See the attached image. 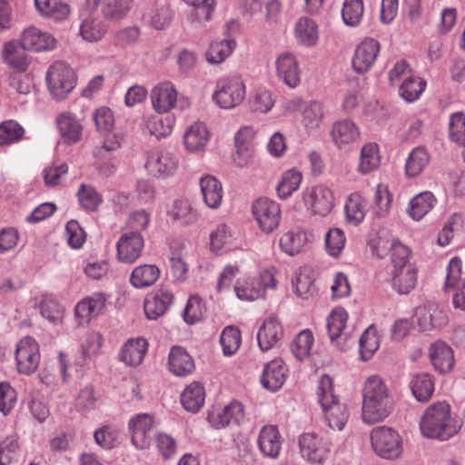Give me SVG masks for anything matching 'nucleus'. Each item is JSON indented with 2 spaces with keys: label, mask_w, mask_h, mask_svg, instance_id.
Listing matches in <instances>:
<instances>
[{
  "label": "nucleus",
  "mask_w": 465,
  "mask_h": 465,
  "mask_svg": "<svg viewBox=\"0 0 465 465\" xmlns=\"http://www.w3.org/2000/svg\"><path fill=\"white\" fill-rule=\"evenodd\" d=\"M362 420L373 424L384 420L393 410V399L383 380L370 376L362 390Z\"/></svg>",
  "instance_id": "nucleus-1"
},
{
  "label": "nucleus",
  "mask_w": 465,
  "mask_h": 465,
  "mask_svg": "<svg viewBox=\"0 0 465 465\" xmlns=\"http://www.w3.org/2000/svg\"><path fill=\"white\" fill-rule=\"evenodd\" d=\"M420 429L428 439L446 440L458 432L450 416V405L444 401L428 407L421 417Z\"/></svg>",
  "instance_id": "nucleus-2"
},
{
  "label": "nucleus",
  "mask_w": 465,
  "mask_h": 465,
  "mask_svg": "<svg viewBox=\"0 0 465 465\" xmlns=\"http://www.w3.org/2000/svg\"><path fill=\"white\" fill-rule=\"evenodd\" d=\"M317 395L325 420L332 430H341L349 419L346 406L339 401L333 393L332 380L322 375L318 382Z\"/></svg>",
  "instance_id": "nucleus-3"
},
{
  "label": "nucleus",
  "mask_w": 465,
  "mask_h": 465,
  "mask_svg": "<svg viewBox=\"0 0 465 465\" xmlns=\"http://www.w3.org/2000/svg\"><path fill=\"white\" fill-rule=\"evenodd\" d=\"M391 85H399V94L406 102L417 100L426 88V82L417 76L405 60L398 61L388 74Z\"/></svg>",
  "instance_id": "nucleus-4"
},
{
  "label": "nucleus",
  "mask_w": 465,
  "mask_h": 465,
  "mask_svg": "<svg viewBox=\"0 0 465 465\" xmlns=\"http://www.w3.org/2000/svg\"><path fill=\"white\" fill-rule=\"evenodd\" d=\"M276 287L275 278L270 271H263L259 276H244L236 280L233 286L236 297L241 301L252 302L263 298L267 289Z\"/></svg>",
  "instance_id": "nucleus-5"
},
{
  "label": "nucleus",
  "mask_w": 465,
  "mask_h": 465,
  "mask_svg": "<svg viewBox=\"0 0 465 465\" xmlns=\"http://www.w3.org/2000/svg\"><path fill=\"white\" fill-rule=\"evenodd\" d=\"M246 95V87L239 76L220 79L212 95L213 103L222 109H233L240 105Z\"/></svg>",
  "instance_id": "nucleus-6"
},
{
  "label": "nucleus",
  "mask_w": 465,
  "mask_h": 465,
  "mask_svg": "<svg viewBox=\"0 0 465 465\" xmlns=\"http://www.w3.org/2000/svg\"><path fill=\"white\" fill-rule=\"evenodd\" d=\"M46 82L51 94L56 100L64 99L75 86V74L64 62H55L46 73Z\"/></svg>",
  "instance_id": "nucleus-7"
},
{
  "label": "nucleus",
  "mask_w": 465,
  "mask_h": 465,
  "mask_svg": "<svg viewBox=\"0 0 465 465\" xmlns=\"http://www.w3.org/2000/svg\"><path fill=\"white\" fill-rule=\"evenodd\" d=\"M299 452L310 465H323L331 453V443L314 432H304L298 438Z\"/></svg>",
  "instance_id": "nucleus-8"
},
{
  "label": "nucleus",
  "mask_w": 465,
  "mask_h": 465,
  "mask_svg": "<svg viewBox=\"0 0 465 465\" xmlns=\"http://www.w3.org/2000/svg\"><path fill=\"white\" fill-rule=\"evenodd\" d=\"M374 451L383 459H396L402 452V440L399 433L391 428H374L371 433Z\"/></svg>",
  "instance_id": "nucleus-9"
},
{
  "label": "nucleus",
  "mask_w": 465,
  "mask_h": 465,
  "mask_svg": "<svg viewBox=\"0 0 465 465\" xmlns=\"http://www.w3.org/2000/svg\"><path fill=\"white\" fill-rule=\"evenodd\" d=\"M15 366L20 374L31 375L38 368L41 354L38 342L31 336L18 341L15 351Z\"/></svg>",
  "instance_id": "nucleus-10"
},
{
  "label": "nucleus",
  "mask_w": 465,
  "mask_h": 465,
  "mask_svg": "<svg viewBox=\"0 0 465 465\" xmlns=\"http://www.w3.org/2000/svg\"><path fill=\"white\" fill-rule=\"evenodd\" d=\"M446 271L444 290L452 293L454 308L465 311V278L461 277V260L459 257L451 258Z\"/></svg>",
  "instance_id": "nucleus-11"
},
{
  "label": "nucleus",
  "mask_w": 465,
  "mask_h": 465,
  "mask_svg": "<svg viewBox=\"0 0 465 465\" xmlns=\"http://www.w3.org/2000/svg\"><path fill=\"white\" fill-rule=\"evenodd\" d=\"M179 167L178 156L168 150L150 152L145 162V168L149 173L156 178L166 179L173 176Z\"/></svg>",
  "instance_id": "nucleus-12"
},
{
  "label": "nucleus",
  "mask_w": 465,
  "mask_h": 465,
  "mask_svg": "<svg viewBox=\"0 0 465 465\" xmlns=\"http://www.w3.org/2000/svg\"><path fill=\"white\" fill-rule=\"evenodd\" d=\"M347 321L348 313L341 307L333 309L327 318L329 337L341 351H346L355 341V338L346 331Z\"/></svg>",
  "instance_id": "nucleus-13"
},
{
  "label": "nucleus",
  "mask_w": 465,
  "mask_h": 465,
  "mask_svg": "<svg viewBox=\"0 0 465 465\" xmlns=\"http://www.w3.org/2000/svg\"><path fill=\"white\" fill-rule=\"evenodd\" d=\"M252 213L261 230L266 233L274 231L281 221L280 205L268 198H260L252 203Z\"/></svg>",
  "instance_id": "nucleus-14"
},
{
  "label": "nucleus",
  "mask_w": 465,
  "mask_h": 465,
  "mask_svg": "<svg viewBox=\"0 0 465 465\" xmlns=\"http://www.w3.org/2000/svg\"><path fill=\"white\" fill-rule=\"evenodd\" d=\"M144 240L139 232H123L116 243L117 259L124 263H134L142 255Z\"/></svg>",
  "instance_id": "nucleus-15"
},
{
  "label": "nucleus",
  "mask_w": 465,
  "mask_h": 465,
  "mask_svg": "<svg viewBox=\"0 0 465 465\" xmlns=\"http://www.w3.org/2000/svg\"><path fill=\"white\" fill-rule=\"evenodd\" d=\"M292 103L294 109L300 112L302 115L301 124L306 133H316L323 123V104L318 101L304 102L302 100H294Z\"/></svg>",
  "instance_id": "nucleus-16"
},
{
  "label": "nucleus",
  "mask_w": 465,
  "mask_h": 465,
  "mask_svg": "<svg viewBox=\"0 0 465 465\" xmlns=\"http://www.w3.org/2000/svg\"><path fill=\"white\" fill-rule=\"evenodd\" d=\"M305 205L316 214L327 215L334 206L332 191L322 184L307 189L302 193Z\"/></svg>",
  "instance_id": "nucleus-17"
},
{
  "label": "nucleus",
  "mask_w": 465,
  "mask_h": 465,
  "mask_svg": "<svg viewBox=\"0 0 465 465\" xmlns=\"http://www.w3.org/2000/svg\"><path fill=\"white\" fill-rule=\"evenodd\" d=\"M244 419V408L239 401H232L222 409L209 411L207 420L214 429L240 425Z\"/></svg>",
  "instance_id": "nucleus-18"
},
{
  "label": "nucleus",
  "mask_w": 465,
  "mask_h": 465,
  "mask_svg": "<svg viewBox=\"0 0 465 465\" xmlns=\"http://www.w3.org/2000/svg\"><path fill=\"white\" fill-rule=\"evenodd\" d=\"M153 426V417L147 413L136 414L129 420L128 430L136 449L144 450L150 446V433Z\"/></svg>",
  "instance_id": "nucleus-19"
},
{
  "label": "nucleus",
  "mask_w": 465,
  "mask_h": 465,
  "mask_svg": "<svg viewBox=\"0 0 465 465\" xmlns=\"http://www.w3.org/2000/svg\"><path fill=\"white\" fill-rule=\"evenodd\" d=\"M173 301V294L167 286H160L149 293L144 300V313L150 320L163 316Z\"/></svg>",
  "instance_id": "nucleus-20"
},
{
  "label": "nucleus",
  "mask_w": 465,
  "mask_h": 465,
  "mask_svg": "<svg viewBox=\"0 0 465 465\" xmlns=\"http://www.w3.org/2000/svg\"><path fill=\"white\" fill-rule=\"evenodd\" d=\"M256 131L251 125L242 126L234 135L235 153L233 161L236 165L243 167L249 164L253 156V138Z\"/></svg>",
  "instance_id": "nucleus-21"
},
{
  "label": "nucleus",
  "mask_w": 465,
  "mask_h": 465,
  "mask_svg": "<svg viewBox=\"0 0 465 465\" xmlns=\"http://www.w3.org/2000/svg\"><path fill=\"white\" fill-rule=\"evenodd\" d=\"M380 53V44L374 38H365L357 46L352 66L357 73H365L374 64Z\"/></svg>",
  "instance_id": "nucleus-22"
},
{
  "label": "nucleus",
  "mask_w": 465,
  "mask_h": 465,
  "mask_svg": "<svg viewBox=\"0 0 465 465\" xmlns=\"http://www.w3.org/2000/svg\"><path fill=\"white\" fill-rule=\"evenodd\" d=\"M106 297L102 292H94L77 302L74 314L78 324H87L92 318L103 312L106 304Z\"/></svg>",
  "instance_id": "nucleus-23"
},
{
  "label": "nucleus",
  "mask_w": 465,
  "mask_h": 465,
  "mask_svg": "<svg viewBox=\"0 0 465 465\" xmlns=\"http://www.w3.org/2000/svg\"><path fill=\"white\" fill-rule=\"evenodd\" d=\"M177 96L178 92L171 82H162L152 89V105L159 114L168 113L175 107Z\"/></svg>",
  "instance_id": "nucleus-24"
},
{
  "label": "nucleus",
  "mask_w": 465,
  "mask_h": 465,
  "mask_svg": "<svg viewBox=\"0 0 465 465\" xmlns=\"http://www.w3.org/2000/svg\"><path fill=\"white\" fill-rule=\"evenodd\" d=\"M257 444L262 456L277 459L280 455L282 437L275 425H265L260 430Z\"/></svg>",
  "instance_id": "nucleus-25"
},
{
  "label": "nucleus",
  "mask_w": 465,
  "mask_h": 465,
  "mask_svg": "<svg viewBox=\"0 0 465 465\" xmlns=\"http://www.w3.org/2000/svg\"><path fill=\"white\" fill-rule=\"evenodd\" d=\"M20 43L27 50L42 52L54 49L56 40L51 34L32 26L24 30Z\"/></svg>",
  "instance_id": "nucleus-26"
},
{
  "label": "nucleus",
  "mask_w": 465,
  "mask_h": 465,
  "mask_svg": "<svg viewBox=\"0 0 465 465\" xmlns=\"http://www.w3.org/2000/svg\"><path fill=\"white\" fill-rule=\"evenodd\" d=\"M148 342L143 337L131 338L121 347L119 360L129 367L139 366L147 352Z\"/></svg>",
  "instance_id": "nucleus-27"
},
{
  "label": "nucleus",
  "mask_w": 465,
  "mask_h": 465,
  "mask_svg": "<svg viewBox=\"0 0 465 465\" xmlns=\"http://www.w3.org/2000/svg\"><path fill=\"white\" fill-rule=\"evenodd\" d=\"M283 336V330L275 317L265 319L259 328L257 341L260 349L262 351H269L276 347Z\"/></svg>",
  "instance_id": "nucleus-28"
},
{
  "label": "nucleus",
  "mask_w": 465,
  "mask_h": 465,
  "mask_svg": "<svg viewBox=\"0 0 465 465\" xmlns=\"http://www.w3.org/2000/svg\"><path fill=\"white\" fill-rule=\"evenodd\" d=\"M210 139L211 134L202 122L193 123L183 134L184 147L186 151L193 153L203 152Z\"/></svg>",
  "instance_id": "nucleus-29"
},
{
  "label": "nucleus",
  "mask_w": 465,
  "mask_h": 465,
  "mask_svg": "<svg viewBox=\"0 0 465 465\" xmlns=\"http://www.w3.org/2000/svg\"><path fill=\"white\" fill-rule=\"evenodd\" d=\"M429 356L434 369L440 373L450 372L455 364L453 350L441 341L430 344Z\"/></svg>",
  "instance_id": "nucleus-30"
},
{
  "label": "nucleus",
  "mask_w": 465,
  "mask_h": 465,
  "mask_svg": "<svg viewBox=\"0 0 465 465\" xmlns=\"http://www.w3.org/2000/svg\"><path fill=\"white\" fill-rule=\"evenodd\" d=\"M277 74L284 84L294 88L300 84V69L296 57L291 53H282L276 59Z\"/></svg>",
  "instance_id": "nucleus-31"
},
{
  "label": "nucleus",
  "mask_w": 465,
  "mask_h": 465,
  "mask_svg": "<svg viewBox=\"0 0 465 465\" xmlns=\"http://www.w3.org/2000/svg\"><path fill=\"white\" fill-rule=\"evenodd\" d=\"M287 369L282 360L275 359L264 366L261 382L271 391H278L284 383Z\"/></svg>",
  "instance_id": "nucleus-32"
},
{
  "label": "nucleus",
  "mask_w": 465,
  "mask_h": 465,
  "mask_svg": "<svg viewBox=\"0 0 465 465\" xmlns=\"http://www.w3.org/2000/svg\"><path fill=\"white\" fill-rule=\"evenodd\" d=\"M203 203L211 209H218L223 197L222 183L214 176L206 174L199 182Z\"/></svg>",
  "instance_id": "nucleus-33"
},
{
  "label": "nucleus",
  "mask_w": 465,
  "mask_h": 465,
  "mask_svg": "<svg viewBox=\"0 0 465 465\" xmlns=\"http://www.w3.org/2000/svg\"><path fill=\"white\" fill-rule=\"evenodd\" d=\"M360 134L358 126L350 119L334 122L331 132L333 143L340 148L356 142Z\"/></svg>",
  "instance_id": "nucleus-34"
},
{
  "label": "nucleus",
  "mask_w": 465,
  "mask_h": 465,
  "mask_svg": "<svg viewBox=\"0 0 465 465\" xmlns=\"http://www.w3.org/2000/svg\"><path fill=\"white\" fill-rule=\"evenodd\" d=\"M23 45L15 42L6 43L3 49V59L17 73H25L30 64V57L27 55Z\"/></svg>",
  "instance_id": "nucleus-35"
},
{
  "label": "nucleus",
  "mask_w": 465,
  "mask_h": 465,
  "mask_svg": "<svg viewBox=\"0 0 465 465\" xmlns=\"http://www.w3.org/2000/svg\"><path fill=\"white\" fill-rule=\"evenodd\" d=\"M143 129L149 134L156 138L168 136L173 129L175 119L173 115L162 117L157 114H148L143 116Z\"/></svg>",
  "instance_id": "nucleus-36"
},
{
  "label": "nucleus",
  "mask_w": 465,
  "mask_h": 465,
  "mask_svg": "<svg viewBox=\"0 0 465 465\" xmlns=\"http://www.w3.org/2000/svg\"><path fill=\"white\" fill-rule=\"evenodd\" d=\"M56 123L59 133L65 143H74L80 140L83 126L73 114L69 112L62 113Z\"/></svg>",
  "instance_id": "nucleus-37"
},
{
  "label": "nucleus",
  "mask_w": 465,
  "mask_h": 465,
  "mask_svg": "<svg viewBox=\"0 0 465 465\" xmlns=\"http://www.w3.org/2000/svg\"><path fill=\"white\" fill-rule=\"evenodd\" d=\"M169 370L176 376H185L194 370L193 358L179 346H174L169 353Z\"/></svg>",
  "instance_id": "nucleus-38"
},
{
  "label": "nucleus",
  "mask_w": 465,
  "mask_h": 465,
  "mask_svg": "<svg viewBox=\"0 0 465 465\" xmlns=\"http://www.w3.org/2000/svg\"><path fill=\"white\" fill-rule=\"evenodd\" d=\"M160 273V269L155 264H141L134 268L130 282L137 289L146 288L154 284L159 279Z\"/></svg>",
  "instance_id": "nucleus-39"
},
{
  "label": "nucleus",
  "mask_w": 465,
  "mask_h": 465,
  "mask_svg": "<svg viewBox=\"0 0 465 465\" xmlns=\"http://www.w3.org/2000/svg\"><path fill=\"white\" fill-rule=\"evenodd\" d=\"M172 11L167 5H154L148 7L143 13V19L145 24L156 30H163L172 21Z\"/></svg>",
  "instance_id": "nucleus-40"
},
{
  "label": "nucleus",
  "mask_w": 465,
  "mask_h": 465,
  "mask_svg": "<svg viewBox=\"0 0 465 465\" xmlns=\"http://www.w3.org/2000/svg\"><path fill=\"white\" fill-rule=\"evenodd\" d=\"M294 32L297 42L304 46H314L319 40L318 25L311 18H300Z\"/></svg>",
  "instance_id": "nucleus-41"
},
{
  "label": "nucleus",
  "mask_w": 465,
  "mask_h": 465,
  "mask_svg": "<svg viewBox=\"0 0 465 465\" xmlns=\"http://www.w3.org/2000/svg\"><path fill=\"white\" fill-rule=\"evenodd\" d=\"M204 400V388L199 382L189 384L181 395V402L183 408L193 413L197 412L203 407Z\"/></svg>",
  "instance_id": "nucleus-42"
},
{
  "label": "nucleus",
  "mask_w": 465,
  "mask_h": 465,
  "mask_svg": "<svg viewBox=\"0 0 465 465\" xmlns=\"http://www.w3.org/2000/svg\"><path fill=\"white\" fill-rule=\"evenodd\" d=\"M346 221L352 225L360 224L367 212V201L358 193L350 194L344 206Z\"/></svg>",
  "instance_id": "nucleus-43"
},
{
  "label": "nucleus",
  "mask_w": 465,
  "mask_h": 465,
  "mask_svg": "<svg viewBox=\"0 0 465 465\" xmlns=\"http://www.w3.org/2000/svg\"><path fill=\"white\" fill-rule=\"evenodd\" d=\"M308 241L307 232L297 229L282 234L280 238V246L282 252L293 256L302 252Z\"/></svg>",
  "instance_id": "nucleus-44"
},
{
  "label": "nucleus",
  "mask_w": 465,
  "mask_h": 465,
  "mask_svg": "<svg viewBox=\"0 0 465 465\" xmlns=\"http://www.w3.org/2000/svg\"><path fill=\"white\" fill-rule=\"evenodd\" d=\"M302 173L296 168H292L285 171L281 177L277 186L276 192L279 198L285 200L289 198L294 192H296L302 182Z\"/></svg>",
  "instance_id": "nucleus-45"
},
{
  "label": "nucleus",
  "mask_w": 465,
  "mask_h": 465,
  "mask_svg": "<svg viewBox=\"0 0 465 465\" xmlns=\"http://www.w3.org/2000/svg\"><path fill=\"white\" fill-rule=\"evenodd\" d=\"M38 12L54 20H64L70 14L69 5L62 0H35Z\"/></svg>",
  "instance_id": "nucleus-46"
},
{
  "label": "nucleus",
  "mask_w": 465,
  "mask_h": 465,
  "mask_svg": "<svg viewBox=\"0 0 465 465\" xmlns=\"http://www.w3.org/2000/svg\"><path fill=\"white\" fill-rule=\"evenodd\" d=\"M417 272L414 266L394 269L392 287L401 294L408 293L416 284Z\"/></svg>",
  "instance_id": "nucleus-47"
},
{
  "label": "nucleus",
  "mask_w": 465,
  "mask_h": 465,
  "mask_svg": "<svg viewBox=\"0 0 465 465\" xmlns=\"http://www.w3.org/2000/svg\"><path fill=\"white\" fill-rule=\"evenodd\" d=\"M410 386L413 396L419 401H428L434 391V382L429 373H416L411 377Z\"/></svg>",
  "instance_id": "nucleus-48"
},
{
  "label": "nucleus",
  "mask_w": 465,
  "mask_h": 465,
  "mask_svg": "<svg viewBox=\"0 0 465 465\" xmlns=\"http://www.w3.org/2000/svg\"><path fill=\"white\" fill-rule=\"evenodd\" d=\"M435 203L432 193H420L410 201L408 213L413 220L420 221L433 208Z\"/></svg>",
  "instance_id": "nucleus-49"
},
{
  "label": "nucleus",
  "mask_w": 465,
  "mask_h": 465,
  "mask_svg": "<svg viewBox=\"0 0 465 465\" xmlns=\"http://www.w3.org/2000/svg\"><path fill=\"white\" fill-rule=\"evenodd\" d=\"M107 25L98 16L88 15L84 17L80 25V35L85 41L96 42L103 38Z\"/></svg>",
  "instance_id": "nucleus-50"
},
{
  "label": "nucleus",
  "mask_w": 465,
  "mask_h": 465,
  "mask_svg": "<svg viewBox=\"0 0 465 465\" xmlns=\"http://www.w3.org/2000/svg\"><path fill=\"white\" fill-rule=\"evenodd\" d=\"M381 163L379 146L375 143H368L361 149L358 171L367 174L377 169Z\"/></svg>",
  "instance_id": "nucleus-51"
},
{
  "label": "nucleus",
  "mask_w": 465,
  "mask_h": 465,
  "mask_svg": "<svg viewBox=\"0 0 465 465\" xmlns=\"http://www.w3.org/2000/svg\"><path fill=\"white\" fill-rule=\"evenodd\" d=\"M235 47L236 42L232 38L214 41L210 45L206 59L210 64H221L232 54Z\"/></svg>",
  "instance_id": "nucleus-52"
},
{
  "label": "nucleus",
  "mask_w": 465,
  "mask_h": 465,
  "mask_svg": "<svg viewBox=\"0 0 465 465\" xmlns=\"http://www.w3.org/2000/svg\"><path fill=\"white\" fill-rule=\"evenodd\" d=\"M78 203L87 212L96 211L103 203V197L96 189L88 183H82L77 191Z\"/></svg>",
  "instance_id": "nucleus-53"
},
{
  "label": "nucleus",
  "mask_w": 465,
  "mask_h": 465,
  "mask_svg": "<svg viewBox=\"0 0 465 465\" xmlns=\"http://www.w3.org/2000/svg\"><path fill=\"white\" fill-rule=\"evenodd\" d=\"M429 161L430 156L425 148L421 146L414 148L406 160V174L410 177L419 175L429 164Z\"/></svg>",
  "instance_id": "nucleus-54"
},
{
  "label": "nucleus",
  "mask_w": 465,
  "mask_h": 465,
  "mask_svg": "<svg viewBox=\"0 0 465 465\" xmlns=\"http://www.w3.org/2000/svg\"><path fill=\"white\" fill-rule=\"evenodd\" d=\"M313 343L314 337L312 331L302 330L291 343L292 352L299 361H303L310 356Z\"/></svg>",
  "instance_id": "nucleus-55"
},
{
  "label": "nucleus",
  "mask_w": 465,
  "mask_h": 465,
  "mask_svg": "<svg viewBox=\"0 0 465 465\" xmlns=\"http://www.w3.org/2000/svg\"><path fill=\"white\" fill-rule=\"evenodd\" d=\"M364 4L362 0H344L341 17L343 23L350 27H357L362 21Z\"/></svg>",
  "instance_id": "nucleus-56"
},
{
  "label": "nucleus",
  "mask_w": 465,
  "mask_h": 465,
  "mask_svg": "<svg viewBox=\"0 0 465 465\" xmlns=\"http://www.w3.org/2000/svg\"><path fill=\"white\" fill-rule=\"evenodd\" d=\"M134 5V0H106L101 12L104 18L114 21L123 19Z\"/></svg>",
  "instance_id": "nucleus-57"
},
{
  "label": "nucleus",
  "mask_w": 465,
  "mask_h": 465,
  "mask_svg": "<svg viewBox=\"0 0 465 465\" xmlns=\"http://www.w3.org/2000/svg\"><path fill=\"white\" fill-rule=\"evenodd\" d=\"M39 309L42 317L50 323L54 325L62 323L64 308L56 299L53 297L44 298L39 304Z\"/></svg>",
  "instance_id": "nucleus-58"
},
{
  "label": "nucleus",
  "mask_w": 465,
  "mask_h": 465,
  "mask_svg": "<svg viewBox=\"0 0 465 465\" xmlns=\"http://www.w3.org/2000/svg\"><path fill=\"white\" fill-rule=\"evenodd\" d=\"M360 357L362 361L370 360L380 347V339L377 331L370 326L361 334L359 340Z\"/></svg>",
  "instance_id": "nucleus-59"
},
{
  "label": "nucleus",
  "mask_w": 465,
  "mask_h": 465,
  "mask_svg": "<svg viewBox=\"0 0 465 465\" xmlns=\"http://www.w3.org/2000/svg\"><path fill=\"white\" fill-rule=\"evenodd\" d=\"M392 195L389 192L388 186L379 183L376 187L372 210L377 217H385L391 207Z\"/></svg>",
  "instance_id": "nucleus-60"
},
{
  "label": "nucleus",
  "mask_w": 465,
  "mask_h": 465,
  "mask_svg": "<svg viewBox=\"0 0 465 465\" xmlns=\"http://www.w3.org/2000/svg\"><path fill=\"white\" fill-rule=\"evenodd\" d=\"M168 215L173 220L181 221L183 224H191L196 221V213L187 200H175L168 210Z\"/></svg>",
  "instance_id": "nucleus-61"
},
{
  "label": "nucleus",
  "mask_w": 465,
  "mask_h": 465,
  "mask_svg": "<svg viewBox=\"0 0 465 465\" xmlns=\"http://www.w3.org/2000/svg\"><path fill=\"white\" fill-rule=\"evenodd\" d=\"M274 103L272 92L263 87L257 88L250 98V107L254 112L267 113Z\"/></svg>",
  "instance_id": "nucleus-62"
},
{
  "label": "nucleus",
  "mask_w": 465,
  "mask_h": 465,
  "mask_svg": "<svg viewBox=\"0 0 465 465\" xmlns=\"http://www.w3.org/2000/svg\"><path fill=\"white\" fill-rule=\"evenodd\" d=\"M418 323L422 331H429L432 328L440 327L443 321H440L443 313L431 307L419 308L416 312Z\"/></svg>",
  "instance_id": "nucleus-63"
},
{
  "label": "nucleus",
  "mask_w": 465,
  "mask_h": 465,
  "mask_svg": "<svg viewBox=\"0 0 465 465\" xmlns=\"http://www.w3.org/2000/svg\"><path fill=\"white\" fill-rule=\"evenodd\" d=\"M449 136L451 142L458 145H465V114L463 113H454L450 116Z\"/></svg>",
  "instance_id": "nucleus-64"
}]
</instances>
